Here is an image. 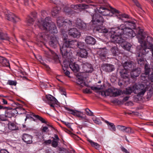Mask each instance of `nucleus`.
<instances>
[{"mask_svg":"<svg viewBox=\"0 0 153 153\" xmlns=\"http://www.w3.org/2000/svg\"><path fill=\"white\" fill-rule=\"evenodd\" d=\"M97 1L100 4L105 3L106 1L105 0H97Z\"/></svg>","mask_w":153,"mask_h":153,"instance_id":"61","label":"nucleus"},{"mask_svg":"<svg viewBox=\"0 0 153 153\" xmlns=\"http://www.w3.org/2000/svg\"><path fill=\"white\" fill-rule=\"evenodd\" d=\"M88 141L90 143L92 146L95 148L96 149H98L100 147V145L97 143L93 142L90 139H88Z\"/></svg>","mask_w":153,"mask_h":153,"instance_id":"32","label":"nucleus"},{"mask_svg":"<svg viewBox=\"0 0 153 153\" xmlns=\"http://www.w3.org/2000/svg\"><path fill=\"white\" fill-rule=\"evenodd\" d=\"M0 153H9L7 150L5 149H2L0 151Z\"/></svg>","mask_w":153,"mask_h":153,"instance_id":"58","label":"nucleus"},{"mask_svg":"<svg viewBox=\"0 0 153 153\" xmlns=\"http://www.w3.org/2000/svg\"><path fill=\"white\" fill-rule=\"evenodd\" d=\"M60 92L62 94L65 95L66 94L65 91L64 89L62 88H60Z\"/></svg>","mask_w":153,"mask_h":153,"instance_id":"57","label":"nucleus"},{"mask_svg":"<svg viewBox=\"0 0 153 153\" xmlns=\"http://www.w3.org/2000/svg\"><path fill=\"white\" fill-rule=\"evenodd\" d=\"M65 109L66 110L68 111L70 113L72 114H73V113L74 111V110L70 109L68 108H66Z\"/></svg>","mask_w":153,"mask_h":153,"instance_id":"55","label":"nucleus"},{"mask_svg":"<svg viewBox=\"0 0 153 153\" xmlns=\"http://www.w3.org/2000/svg\"><path fill=\"white\" fill-rule=\"evenodd\" d=\"M88 5L83 4H77L76 5H71V7L75 10L79 8L84 9L88 8Z\"/></svg>","mask_w":153,"mask_h":153,"instance_id":"20","label":"nucleus"},{"mask_svg":"<svg viewBox=\"0 0 153 153\" xmlns=\"http://www.w3.org/2000/svg\"><path fill=\"white\" fill-rule=\"evenodd\" d=\"M77 83L80 85L82 87L84 85H86L85 83L84 82L83 80L82 79H80L79 78H78L77 80Z\"/></svg>","mask_w":153,"mask_h":153,"instance_id":"37","label":"nucleus"},{"mask_svg":"<svg viewBox=\"0 0 153 153\" xmlns=\"http://www.w3.org/2000/svg\"><path fill=\"white\" fill-rule=\"evenodd\" d=\"M60 8L57 7H54L52 10V15L54 16L57 15L59 12Z\"/></svg>","mask_w":153,"mask_h":153,"instance_id":"30","label":"nucleus"},{"mask_svg":"<svg viewBox=\"0 0 153 153\" xmlns=\"http://www.w3.org/2000/svg\"><path fill=\"white\" fill-rule=\"evenodd\" d=\"M34 117L39 120L40 121H41L42 123H46L47 122L42 117L38 115H34Z\"/></svg>","mask_w":153,"mask_h":153,"instance_id":"36","label":"nucleus"},{"mask_svg":"<svg viewBox=\"0 0 153 153\" xmlns=\"http://www.w3.org/2000/svg\"><path fill=\"white\" fill-rule=\"evenodd\" d=\"M91 89L93 90L98 91L101 89L100 88H98L97 87H92L91 88Z\"/></svg>","mask_w":153,"mask_h":153,"instance_id":"56","label":"nucleus"},{"mask_svg":"<svg viewBox=\"0 0 153 153\" xmlns=\"http://www.w3.org/2000/svg\"><path fill=\"white\" fill-rule=\"evenodd\" d=\"M77 47L80 50L84 49V48H87L85 43L83 42H78L77 43Z\"/></svg>","mask_w":153,"mask_h":153,"instance_id":"31","label":"nucleus"},{"mask_svg":"<svg viewBox=\"0 0 153 153\" xmlns=\"http://www.w3.org/2000/svg\"><path fill=\"white\" fill-rule=\"evenodd\" d=\"M7 84L10 85H16V82L15 81L9 80L8 81Z\"/></svg>","mask_w":153,"mask_h":153,"instance_id":"43","label":"nucleus"},{"mask_svg":"<svg viewBox=\"0 0 153 153\" xmlns=\"http://www.w3.org/2000/svg\"><path fill=\"white\" fill-rule=\"evenodd\" d=\"M126 130V132L128 133H133V131H132L130 127H126L125 128Z\"/></svg>","mask_w":153,"mask_h":153,"instance_id":"50","label":"nucleus"},{"mask_svg":"<svg viewBox=\"0 0 153 153\" xmlns=\"http://www.w3.org/2000/svg\"><path fill=\"white\" fill-rule=\"evenodd\" d=\"M76 43V41L66 40L64 42L62 46L60 47L61 53L64 58H69L71 56L72 53L68 52L70 50L69 48L74 47Z\"/></svg>","mask_w":153,"mask_h":153,"instance_id":"3","label":"nucleus"},{"mask_svg":"<svg viewBox=\"0 0 153 153\" xmlns=\"http://www.w3.org/2000/svg\"><path fill=\"white\" fill-rule=\"evenodd\" d=\"M129 71L124 69L120 72L121 77L123 78H129L130 77V74H129Z\"/></svg>","mask_w":153,"mask_h":153,"instance_id":"19","label":"nucleus"},{"mask_svg":"<svg viewBox=\"0 0 153 153\" xmlns=\"http://www.w3.org/2000/svg\"><path fill=\"white\" fill-rule=\"evenodd\" d=\"M0 39L8 41L10 39V38L6 33H4L2 32H0Z\"/></svg>","mask_w":153,"mask_h":153,"instance_id":"26","label":"nucleus"},{"mask_svg":"<svg viewBox=\"0 0 153 153\" xmlns=\"http://www.w3.org/2000/svg\"><path fill=\"white\" fill-rule=\"evenodd\" d=\"M99 12L104 16H108L109 15L110 11L107 8V6L105 7L101 6L98 9Z\"/></svg>","mask_w":153,"mask_h":153,"instance_id":"11","label":"nucleus"},{"mask_svg":"<svg viewBox=\"0 0 153 153\" xmlns=\"http://www.w3.org/2000/svg\"><path fill=\"white\" fill-rule=\"evenodd\" d=\"M117 30L118 31V27H117L116 32L117 33H118L117 34V35H112L111 36V38H112L115 41H117V39H118V37H119V36L120 35H118V33L117 32ZM119 38H120V37H119Z\"/></svg>","mask_w":153,"mask_h":153,"instance_id":"38","label":"nucleus"},{"mask_svg":"<svg viewBox=\"0 0 153 153\" xmlns=\"http://www.w3.org/2000/svg\"><path fill=\"white\" fill-rule=\"evenodd\" d=\"M105 122L107 124L108 126H109L111 127V128H110V129L111 131H116V128L115 126L113 123H110L107 120H105Z\"/></svg>","mask_w":153,"mask_h":153,"instance_id":"29","label":"nucleus"},{"mask_svg":"<svg viewBox=\"0 0 153 153\" xmlns=\"http://www.w3.org/2000/svg\"><path fill=\"white\" fill-rule=\"evenodd\" d=\"M111 51L113 55L114 56H115L116 55L117 51V47L114 46L113 47L111 48Z\"/></svg>","mask_w":153,"mask_h":153,"instance_id":"41","label":"nucleus"},{"mask_svg":"<svg viewBox=\"0 0 153 153\" xmlns=\"http://www.w3.org/2000/svg\"><path fill=\"white\" fill-rule=\"evenodd\" d=\"M8 127L9 129L11 130H14L16 129L15 124L11 122H9L8 124Z\"/></svg>","mask_w":153,"mask_h":153,"instance_id":"33","label":"nucleus"},{"mask_svg":"<svg viewBox=\"0 0 153 153\" xmlns=\"http://www.w3.org/2000/svg\"><path fill=\"white\" fill-rule=\"evenodd\" d=\"M126 24H124L127 27V28H129L131 29H134L136 27L135 23L134 22L129 21L125 22Z\"/></svg>","mask_w":153,"mask_h":153,"instance_id":"24","label":"nucleus"},{"mask_svg":"<svg viewBox=\"0 0 153 153\" xmlns=\"http://www.w3.org/2000/svg\"><path fill=\"white\" fill-rule=\"evenodd\" d=\"M1 102L4 104L6 105L7 104V101L4 99H1Z\"/></svg>","mask_w":153,"mask_h":153,"instance_id":"59","label":"nucleus"},{"mask_svg":"<svg viewBox=\"0 0 153 153\" xmlns=\"http://www.w3.org/2000/svg\"><path fill=\"white\" fill-rule=\"evenodd\" d=\"M121 149L123 151L125 152L126 153H129V152L123 147H122Z\"/></svg>","mask_w":153,"mask_h":153,"instance_id":"60","label":"nucleus"},{"mask_svg":"<svg viewBox=\"0 0 153 153\" xmlns=\"http://www.w3.org/2000/svg\"><path fill=\"white\" fill-rule=\"evenodd\" d=\"M125 126H117V128L120 131L124 132V129L125 128Z\"/></svg>","mask_w":153,"mask_h":153,"instance_id":"46","label":"nucleus"},{"mask_svg":"<svg viewBox=\"0 0 153 153\" xmlns=\"http://www.w3.org/2000/svg\"><path fill=\"white\" fill-rule=\"evenodd\" d=\"M80 120H82L83 123L88 122L90 123L89 120L86 118L85 116L81 117Z\"/></svg>","mask_w":153,"mask_h":153,"instance_id":"45","label":"nucleus"},{"mask_svg":"<svg viewBox=\"0 0 153 153\" xmlns=\"http://www.w3.org/2000/svg\"><path fill=\"white\" fill-rule=\"evenodd\" d=\"M97 30L99 32L102 33H107L108 32V30L107 29L105 28L104 27H102V28L100 29H97Z\"/></svg>","mask_w":153,"mask_h":153,"instance_id":"39","label":"nucleus"},{"mask_svg":"<svg viewBox=\"0 0 153 153\" xmlns=\"http://www.w3.org/2000/svg\"><path fill=\"white\" fill-rule=\"evenodd\" d=\"M45 53L48 56H52V55H54L55 53L51 50L49 49L48 51H45Z\"/></svg>","mask_w":153,"mask_h":153,"instance_id":"35","label":"nucleus"},{"mask_svg":"<svg viewBox=\"0 0 153 153\" xmlns=\"http://www.w3.org/2000/svg\"><path fill=\"white\" fill-rule=\"evenodd\" d=\"M29 115V118H32V116L34 117V115H35L33 113H30L28 114Z\"/></svg>","mask_w":153,"mask_h":153,"instance_id":"64","label":"nucleus"},{"mask_svg":"<svg viewBox=\"0 0 153 153\" xmlns=\"http://www.w3.org/2000/svg\"><path fill=\"white\" fill-rule=\"evenodd\" d=\"M32 137L27 134H24L22 137V140L27 144H30L32 143Z\"/></svg>","mask_w":153,"mask_h":153,"instance_id":"18","label":"nucleus"},{"mask_svg":"<svg viewBox=\"0 0 153 153\" xmlns=\"http://www.w3.org/2000/svg\"><path fill=\"white\" fill-rule=\"evenodd\" d=\"M6 15L8 20L11 21L13 22H16L19 21V19L13 13L10 12L9 11H7V13H6Z\"/></svg>","mask_w":153,"mask_h":153,"instance_id":"9","label":"nucleus"},{"mask_svg":"<svg viewBox=\"0 0 153 153\" xmlns=\"http://www.w3.org/2000/svg\"><path fill=\"white\" fill-rule=\"evenodd\" d=\"M48 18L45 19V22L42 21L41 23L38 22V25L39 28L43 30H45L47 32H49L50 33L52 34L56 33L58 31L56 29V25L53 22H47L46 21L47 20Z\"/></svg>","mask_w":153,"mask_h":153,"instance_id":"4","label":"nucleus"},{"mask_svg":"<svg viewBox=\"0 0 153 153\" xmlns=\"http://www.w3.org/2000/svg\"><path fill=\"white\" fill-rule=\"evenodd\" d=\"M131 46V45L129 43H127L124 45V48L127 51H129Z\"/></svg>","mask_w":153,"mask_h":153,"instance_id":"48","label":"nucleus"},{"mask_svg":"<svg viewBox=\"0 0 153 153\" xmlns=\"http://www.w3.org/2000/svg\"><path fill=\"white\" fill-rule=\"evenodd\" d=\"M76 26L77 28L81 29L85 27V25L83 22L79 20H78L76 24Z\"/></svg>","mask_w":153,"mask_h":153,"instance_id":"27","label":"nucleus"},{"mask_svg":"<svg viewBox=\"0 0 153 153\" xmlns=\"http://www.w3.org/2000/svg\"><path fill=\"white\" fill-rule=\"evenodd\" d=\"M63 64L65 68H68L69 65L70 68L74 72H78L79 70V65L75 63L71 62L69 64L68 62L65 61Z\"/></svg>","mask_w":153,"mask_h":153,"instance_id":"7","label":"nucleus"},{"mask_svg":"<svg viewBox=\"0 0 153 153\" xmlns=\"http://www.w3.org/2000/svg\"><path fill=\"white\" fill-rule=\"evenodd\" d=\"M139 42L140 43L141 48L140 51H143L142 53L143 54H147L149 52V50L153 47V39L149 36L147 38V43L143 41L145 37L143 35V33H139L138 36Z\"/></svg>","mask_w":153,"mask_h":153,"instance_id":"2","label":"nucleus"},{"mask_svg":"<svg viewBox=\"0 0 153 153\" xmlns=\"http://www.w3.org/2000/svg\"><path fill=\"white\" fill-rule=\"evenodd\" d=\"M46 98L48 100L51 101V103L49 104L51 107L54 108V105L57 104L58 102L57 100L54 97L50 94L46 95Z\"/></svg>","mask_w":153,"mask_h":153,"instance_id":"13","label":"nucleus"},{"mask_svg":"<svg viewBox=\"0 0 153 153\" xmlns=\"http://www.w3.org/2000/svg\"><path fill=\"white\" fill-rule=\"evenodd\" d=\"M92 119L93 121L94 122L96 123L97 124H100V121L97 118L95 117H93V118Z\"/></svg>","mask_w":153,"mask_h":153,"instance_id":"51","label":"nucleus"},{"mask_svg":"<svg viewBox=\"0 0 153 153\" xmlns=\"http://www.w3.org/2000/svg\"><path fill=\"white\" fill-rule=\"evenodd\" d=\"M92 16V21L93 22H97L102 23L104 22L103 18L97 13L96 12H95L94 14Z\"/></svg>","mask_w":153,"mask_h":153,"instance_id":"12","label":"nucleus"},{"mask_svg":"<svg viewBox=\"0 0 153 153\" xmlns=\"http://www.w3.org/2000/svg\"><path fill=\"white\" fill-rule=\"evenodd\" d=\"M139 53L138 55L139 58L138 59V64L142 65H144L146 61L145 59L143 57V56L145 55L146 54H143L142 53H143V51H140V49L139 50Z\"/></svg>","mask_w":153,"mask_h":153,"instance_id":"16","label":"nucleus"},{"mask_svg":"<svg viewBox=\"0 0 153 153\" xmlns=\"http://www.w3.org/2000/svg\"><path fill=\"white\" fill-rule=\"evenodd\" d=\"M48 128L47 127H43L42 128V131L44 132H46Z\"/></svg>","mask_w":153,"mask_h":153,"instance_id":"63","label":"nucleus"},{"mask_svg":"<svg viewBox=\"0 0 153 153\" xmlns=\"http://www.w3.org/2000/svg\"><path fill=\"white\" fill-rule=\"evenodd\" d=\"M118 35H122L123 34H126L129 37L132 38L136 35V34L132 30L129 28H127L125 25L121 24L118 27Z\"/></svg>","mask_w":153,"mask_h":153,"instance_id":"5","label":"nucleus"},{"mask_svg":"<svg viewBox=\"0 0 153 153\" xmlns=\"http://www.w3.org/2000/svg\"><path fill=\"white\" fill-rule=\"evenodd\" d=\"M7 117H7L10 118L14 116V114L11 111L7 112L5 114Z\"/></svg>","mask_w":153,"mask_h":153,"instance_id":"44","label":"nucleus"},{"mask_svg":"<svg viewBox=\"0 0 153 153\" xmlns=\"http://www.w3.org/2000/svg\"><path fill=\"white\" fill-rule=\"evenodd\" d=\"M145 72L142 74L140 76L141 83L135 84L133 85L134 91L138 93L140 95H143L146 92V90L150 85L149 80L148 74L150 71V68L149 65L146 64L145 66Z\"/></svg>","mask_w":153,"mask_h":153,"instance_id":"1","label":"nucleus"},{"mask_svg":"<svg viewBox=\"0 0 153 153\" xmlns=\"http://www.w3.org/2000/svg\"><path fill=\"white\" fill-rule=\"evenodd\" d=\"M6 120H7V117L6 114H0V120L4 121Z\"/></svg>","mask_w":153,"mask_h":153,"instance_id":"47","label":"nucleus"},{"mask_svg":"<svg viewBox=\"0 0 153 153\" xmlns=\"http://www.w3.org/2000/svg\"><path fill=\"white\" fill-rule=\"evenodd\" d=\"M68 34L70 36L74 38L79 37L80 35V33L76 29L74 28L70 29Z\"/></svg>","mask_w":153,"mask_h":153,"instance_id":"14","label":"nucleus"},{"mask_svg":"<svg viewBox=\"0 0 153 153\" xmlns=\"http://www.w3.org/2000/svg\"><path fill=\"white\" fill-rule=\"evenodd\" d=\"M3 66L10 67V64L8 61L4 58L1 63Z\"/></svg>","mask_w":153,"mask_h":153,"instance_id":"34","label":"nucleus"},{"mask_svg":"<svg viewBox=\"0 0 153 153\" xmlns=\"http://www.w3.org/2000/svg\"><path fill=\"white\" fill-rule=\"evenodd\" d=\"M105 70L106 71L111 72L114 69V66L110 64H107L105 67Z\"/></svg>","mask_w":153,"mask_h":153,"instance_id":"25","label":"nucleus"},{"mask_svg":"<svg viewBox=\"0 0 153 153\" xmlns=\"http://www.w3.org/2000/svg\"><path fill=\"white\" fill-rule=\"evenodd\" d=\"M85 111L86 112V114L87 115L92 116L93 115V113L88 108H86L85 110Z\"/></svg>","mask_w":153,"mask_h":153,"instance_id":"49","label":"nucleus"},{"mask_svg":"<svg viewBox=\"0 0 153 153\" xmlns=\"http://www.w3.org/2000/svg\"><path fill=\"white\" fill-rule=\"evenodd\" d=\"M82 112L79 111H77L76 112V116L79 117L81 119V117H82Z\"/></svg>","mask_w":153,"mask_h":153,"instance_id":"52","label":"nucleus"},{"mask_svg":"<svg viewBox=\"0 0 153 153\" xmlns=\"http://www.w3.org/2000/svg\"><path fill=\"white\" fill-rule=\"evenodd\" d=\"M64 19L62 17H59L57 20V25L60 27L64 25H72L71 22L70 20H66V21H64Z\"/></svg>","mask_w":153,"mask_h":153,"instance_id":"8","label":"nucleus"},{"mask_svg":"<svg viewBox=\"0 0 153 153\" xmlns=\"http://www.w3.org/2000/svg\"><path fill=\"white\" fill-rule=\"evenodd\" d=\"M87 48H84V49H81L80 50V52L77 54H79V56L82 58H85L88 55V53L86 51Z\"/></svg>","mask_w":153,"mask_h":153,"instance_id":"23","label":"nucleus"},{"mask_svg":"<svg viewBox=\"0 0 153 153\" xmlns=\"http://www.w3.org/2000/svg\"><path fill=\"white\" fill-rule=\"evenodd\" d=\"M62 67L63 68V70H64V71L65 72V74L66 75L68 76L70 74V72L68 71H67V70H66L65 71V68L64 67L63 64V65L62 66ZM66 68H65V69Z\"/></svg>","mask_w":153,"mask_h":153,"instance_id":"53","label":"nucleus"},{"mask_svg":"<svg viewBox=\"0 0 153 153\" xmlns=\"http://www.w3.org/2000/svg\"><path fill=\"white\" fill-rule=\"evenodd\" d=\"M85 42L88 44L91 45L94 44L96 42L95 39L91 36H87L85 39Z\"/></svg>","mask_w":153,"mask_h":153,"instance_id":"22","label":"nucleus"},{"mask_svg":"<svg viewBox=\"0 0 153 153\" xmlns=\"http://www.w3.org/2000/svg\"><path fill=\"white\" fill-rule=\"evenodd\" d=\"M82 68L85 72L91 73L93 70L91 65L88 63H86L83 65Z\"/></svg>","mask_w":153,"mask_h":153,"instance_id":"17","label":"nucleus"},{"mask_svg":"<svg viewBox=\"0 0 153 153\" xmlns=\"http://www.w3.org/2000/svg\"><path fill=\"white\" fill-rule=\"evenodd\" d=\"M123 66L124 69L129 71H130L131 70L135 67L134 63L131 61L125 62L123 64Z\"/></svg>","mask_w":153,"mask_h":153,"instance_id":"15","label":"nucleus"},{"mask_svg":"<svg viewBox=\"0 0 153 153\" xmlns=\"http://www.w3.org/2000/svg\"><path fill=\"white\" fill-rule=\"evenodd\" d=\"M58 43L57 39L54 36L51 38V40L49 42V44L51 46L55 48Z\"/></svg>","mask_w":153,"mask_h":153,"instance_id":"21","label":"nucleus"},{"mask_svg":"<svg viewBox=\"0 0 153 153\" xmlns=\"http://www.w3.org/2000/svg\"><path fill=\"white\" fill-rule=\"evenodd\" d=\"M132 91L135 93L133 90V86L132 88L129 87L126 88L123 91V93L126 94H130L132 93Z\"/></svg>","mask_w":153,"mask_h":153,"instance_id":"28","label":"nucleus"},{"mask_svg":"<svg viewBox=\"0 0 153 153\" xmlns=\"http://www.w3.org/2000/svg\"><path fill=\"white\" fill-rule=\"evenodd\" d=\"M141 73L140 68L135 67L129 71L130 76L132 78L138 76Z\"/></svg>","mask_w":153,"mask_h":153,"instance_id":"10","label":"nucleus"},{"mask_svg":"<svg viewBox=\"0 0 153 153\" xmlns=\"http://www.w3.org/2000/svg\"><path fill=\"white\" fill-rule=\"evenodd\" d=\"M58 141L56 140L55 138H53L52 143V146L54 147H57L58 144Z\"/></svg>","mask_w":153,"mask_h":153,"instance_id":"42","label":"nucleus"},{"mask_svg":"<svg viewBox=\"0 0 153 153\" xmlns=\"http://www.w3.org/2000/svg\"><path fill=\"white\" fill-rule=\"evenodd\" d=\"M33 19L30 17H29L27 20V24L28 25L30 26L32 25L33 22Z\"/></svg>","mask_w":153,"mask_h":153,"instance_id":"40","label":"nucleus"},{"mask_svg":"<svg viewBox=\"0 0 153 153\" xmlns=\"http://www.w3.org/2000/svg\"><path fill=\"white\" fill-rule=\"evenodd\" d=\"M83 92L85 93H91V91L90 89L86 88L83 90Z\"/></svg>","mask_w":153,"mask_h":153,"instance_id":"54","label":"nucleus"},{"mask_svg":"<svg viewBox=\"0 0 153 153\" xmlns=\"http://www.w3.org/2000/svg\"><path fill=\"white\" fill-rule=\"evenodd\" d=\"M121 91L119 89L113 88L108 89L105 91L101 92V95L103 96L117 97L120 95Z\"/></svg>","mask_w":153,"mask_h":153,"instance_id":"6","label":"nucleus"},{"mask_svg":"<svg viewBox=\"0 0 153 153\" xmlns=\"http://www.w3.org/2000/svg\"><path fill=\"white\" fill-rule=\"evenodd\" d=\"M51 140H47L45 141L44 142V143L46 144H50L51 143Z\"/></svg>","mask_w":153,"mask_h":153,"instance_id":"62","label":"nucleus"}]
</instances>
